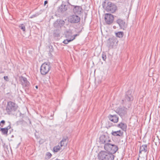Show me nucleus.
Segmentation results:
<instances>
[{"label": "nucleus", "mask_w": 160, "mask_h": 160, "mask_svg": "<svg viewBox=\"0 0 160 160\" xmlns=\"http://www.w3.org/2000/svg\"><path fill=\"white\" fill-rule=\"evenodd\" d=\"M60 149V147L59 146L54 147L53 148V150L54 152H57Z\"/></svg>", "instance_id": "nucleus-28"}, {"label": "nucleus", "mask_w": 160, "mask_h": 160, "mask_svg": "<svg viewBox=\"0 0 160 160\" xmlns=\"http://www.w3.org/2000/svg\"><path fill=\"white\" fill-rule=\"evenodd\" d=\"M105 149L112 154L115 153L118 149V147L111 143H106L104 144Z\"/></svg>", "instance_id": "nucleus-4"}, {"label": "nucleus", "mask_w": 160, "mask_h": 160, "mask_svg": "<svg viewBox=\"0 0 160 160\" xmlns=\"http://www.w3.org/2000/svg\"><path fill=\"white\" fill-rule=\"evenodd\" d=\"M11 128V126L9 125L6 128H2L1 131L2 133L3 134H7L8 132V130L10 129Z\"/></svg>", "instance_id": "nucleus-23"}, {"label": "nucleus", "mask_w": 160, "mask_h": 160, "mask_svg": "<svg viewBox=\"0 0 160 160\" xmlns=\"http://www.w3.org/2000/svg\"><path fill=\"white\" fill-rule=\"evenodd\" d=\"M2 128L0 127V131H1Z\"/></svg>", "instance_id": "nucleus-37"}, {"label": "nucleus", "mask_w": 160, "mask_h": 160, "mask_svg": "<svg viewBox=\"0 0 160 160\" xmlns=\"http://www.w3.org/2000/svg\"><path fill=\"white\" fill-rule=\"evenodd\" d=\"M147 146L146 144L143 145L141 146L140 147L139 154H141L142 152H146L148 150Z\"/></svg>", "instance_id": "nucleus-19"}, {"label": "nucleus", "mask_w": 160, "mask_h": 160, "mask_svg": "<svg viewBox=\"0 0 160 160\" xmlns=\"http://www.w3.org/2000/svg\"><path fill=\"white\" fill-rule=\"evenodd\" d=\"M114 18L113 15L111 14L106 13L105 15V20L108 24L112 23L113 22Z\"/></svg>", "instance_id": "nucleus-9"}, {"label": "nucleus", "mask_w": 160, "mask_h": 160, "mask_svg": "<svg viewBox=\"0 0 160 160\" xmlns=\"http://www.w3.org/2000/svg\"><path fill=\"white\" fill-rule=\"evenodd\" d=\"M51 68V66L49 62L43 63L41 65L40 71L41 74L42 75H45L49 72Z\"/></svg>", "instance_id": "nucleus-5"}, {"label": "nucleus", "mask_w": 160, "mask_h": 160, "mask_svg": "<svg viewBox=\"0 0 160 160\" xmlns=\"http://www.w3.org/2000/svg\"><path fill=\"white\" fill-rule=\"evenodd\" d=\"M116 22L118 24L121 29L124 30L126 28L127 24L123 20L118 19L117 20Z\"/></svg>", "instance_id": "nucleus-12"}, {"label": "nucleus", "mask_w": 160, "mask_h": 160, "mask_svg": "<svg viewBox=\"0 0 160 160\" xmlns=\"http://www.w3.org/2000/svg\"><path fill=\"white\" fill-rule=\"evenodd\" d=\"M138 160H139V159H138Z\"/></svg>", "instance_id": "nucleus-40"}, {"label": "nucleus", "mask_w": 160, "mask_h": 160, "mask_svg": "<svg viewBox=\"0 0 160 160\" xmlns=\"http://www.w3.org/2000/svg\"><path fill=\"white\" fill-rule=\"evenodd\" d=\"M65 24L64 21L62 20H57L54 23V26L55 28L61 27Z\"/></svg>", "instance_id": "nucleus-14"}, {"label": "nucleus", "mask_w": 160, "mask_h": 160, "mask_svg": "<svg viewBox=\"0 0 160 160\" xmlns=\"http://www.w3.org/2000/svg\"><path fill=\"white\" fill-rule=\"evenodd\" d=\"M102 58L104 61H105L106 58V55L105 53L103 52L102 54Z\"/></svg>", "instance_id": "nucleus-30"}, {"label": "nucleus", "mask_w": 160, "mask_h": 160, "mask_svg": "<svg viewBox=\"0 0 160 160\" xmlns=\"http://www.w3.org/2000/svg\"><path fill=\"white\" fill-rule=\"evenodd\" d=\"M123 34V32H119L116 33V36L119 38H122Z\"/></svg>", "instance_id": "nucleus-26"}, {"label": "nucleus", "mask_w": 160, "mask_h": 160, "mask_svg": "<svg viewBox=\"0 0 160 160\" xmlns=\"http://www.w3.org/2000/svg\"><path fill=\"white\" fill-rule=\"evenodd\" d=\"M98 157L100 160H113L115 156L110 152L102 151L99 152Z\"/></svg>", "instance_id": "nucleus-1"}, {"label": "nucleus", "mask_w": 160, "mask_h": 160, "mask_svg": "<svg viewBox=\"0 0 160 160\" xmlns=\"http://www.w3.org/2000/svg\"><path fill=\"white\" fill-rule=\"evenodd\" d=\"M122 103H124V100H122Z\"/></svg>", "instance_id": "nucleus-38"}, {"label": "nucleus", "mask_w": 160, "mask_h": 160, "mask_svg": "<svg viewBox=\"0 0 160 160\" xmlns=\"http://www.w3.org/2000/svg\"><path fill=\"white\" fill-rule=\"evenodd\" d=\"M38 15H36V14H34V15H33L32 17H31V18H34V17H35L37 16Z\"/></svg>", "instance_id": "nucleus-34"}, {"label": "nucleus", "mask_w": 160, "mask_h": 160, "mask_svg": "<svg viewBox=\"0 0 160 160\" xmlns=\"http://www.w3.org/2000/svg\"><path fill=\"white\" fill-rule=\"evenodd\" d=\"M79 35L78 34H77L74 35L73 36H72V37L70 38V39H67L66 40H64L63 42L65 44H67L68 42H71V41H73L74 40L76 37Z\"/></svg>", "instance_id": "nucleus-20"}, {"label": "nucleus", "mask_w": 160, "mask_h": 160, "mask_svg": "<svg viewBox=\"0 0 160 160\" xmlns=\"http://www.w3.org/2000/svg\"><path fill=\"white\" fill-rule=\"evenodd\" d=\"M117 127L120 128L123 131L126 130L127 125L126 124L122 122H120L117 125Z\"/></svg>", "instance_id": "nucleus-22"}, {"label": "nucleus", "mask_w": 160, "mask_h": 160, "mask_svg": "<svg viewBox=\"0 0 160 160\" xmlns=\"http://www.w3.org/2000/svg\"><path fill=\"white\" fill-rule=\"evenodd\" d=\"M133 99V98L131 94V90H128L126 92L125 97V100H127V101H132Z\"/></svg>", "instance_id": "nucleus-16"}, {"label": "nucleus", "mask_w": 160, "mask_h": 160, "mask_svg": "<svg viewBox=\"0 0 160 160\" xmlns=\"http://www.w3.org/2000/svg\"><path fill=\"white\" fill-rule=\"evenodd\" d=\"M111 134L114 136L122 137L123 135V132H121V130H118L117 131H112Z\"/></svg>", "instance_id": "nucleus-21"}, {"label": "nucleus", "mask_w": 160, "mask_h": 160, "mask_svg": "<svg viewBox=\"0 0 160 160\" xmlns=\"http://www.w3.org/2000/svg\"><path fill=\"white\" fill-rule=\"evenodd\" d=\"M20 81L23 88H25L26 89H28V88L30 83L26 78L21 76L20 77Z\"/></svg>", "instance_id": "nucleus-10"}, {"label": "nucleus", "mask_w": 160, "mask_h": 160, "mask_svg": "<svg viewBox=\"0 0 160 160\" xmlns=\"http://www.w3.org/2000/svg\"><path fill=\"white\" fill-rule=\"evenodd\" d=\"M35 87L36 88H37V89H38V86H35Z\"/></svg>", "instance_id": "nucleus-36"}, {"label": "nucleus", "mask_w": 160, "mask_h": 160, "mask_svg": "<svg viewBox=\"0 0 160 160\" xmlns=\"http://www.w3.org/2000/svg\"><path fill=\"white\" fill-rule=\"evenodd\" d=\"M5 122L4 120H2L1 121L0 123V126L2 127L3 126V125L5 124Z\"/></svg>", "instance_id": "nucleus-29"}, {"label": "nucleus", "mask_w": 160, "mask_h": 160, "mask_svg": "<svg viewBox=\"0 0 160 160\" xmlns=\"http://www.w3.org/2000/svg\"><path fill=\"white\" fill-rule=\"evenodd\" d=\"M155 140V139H154V140H153V142H155V143L156 145H157V144L158 145L159 144V142L158 143L157 142H156Z\"/></svg>", "instance_id": "nucleus-33"}, {"label": "nucleus", "mask_w": 160, "mask_h": 160, "mask_svg": "<svg viewBox=\"0 0 160 160\" xmlns=\"http://www.w3.org/2000/svg\"><path fill=\"white\" fill-rule=\"evenodd\" d=\"M19 27L23 31L25 32V31L26 28L25 25L23 24H20L19 26Z\"/></svg>", "instance_id": "nucleus-27"}, {"label": "nucleus", "mask_w": 160, "mask_h": 160, "mask_svg": "<svg viewBox=\"0 0 160 160\" xmlns=\"http://www.w3.org/2000/svg\"><path fill=\"white\" fill-rule=\"evenodd\" d=\"M4 79L6 81H8V76H5L4 77Z\"/></svg>", "instance_id": "nucleus-32"}, {"label": "nucleus", "mask_w": 160, "mask_h": 160, "mask_svg": "<svg viewBox=\"0 0 160 160\" xmlns=\"http://www.w3.org/2000/svg\"><path fill=\"white\" fill-rule=\"evenodd\" d=\"M111 126H112V125H109L108 126V127H111Z\"/></svg>", "instance_id": "nucleus-39"}, {"label": "nucleus", "mask_w": 160, "mask_h": 160, "mask_svg": "<svg viewBox=\"0 0 160 160\" xmlns=\"http://www.w3.org/2000/svg\"><path fill=\"white\" fill-rule=\"evenodd\" d=\"M108 118L110 121L114 123H117L118 121V117L117 115L109 114Z\"/></svg>", "instance_id": "nucleus-15"}, {"label": "nucleus", "mask_w": 160, "mask_h": 160, "mask_svg": "<svg viewBox=\"0 0 160 160\" xmlns=\"http://www.w3.org/2000/svg\"><path fill=\"white\" fill-rule=\"evenodd\" d=\"M46 155L48 156V159L50 158L52 156V154L49 152H47Z\"/></svg>", "instance_id": "nucleus-31"}, {"label": "nucleus", "mask_w": 160, "mask_h": 160, "mask_svg": "<svg viewBox=\"0 0 160 160\" xmlns=\"http://www.w3.org/2000/svg\"><path fill=\"white\" fill-rule=\"evenodd\" d=\"M68 141V137L67 136L63 137L60 142L61 146L62 147L63 146H66L67 145Z\"/></svg>", "instance_id": "nucleus-18"}, {"label": "nucleus", "mask_w": 160, "mask_h": 160, "mask_svg": "<svg viewBox=\"0 0 160 160\" xmlns=\"http://www.w3.org/2000/svg\"><path fill=\"white\" fill-rule=\"evenodd\" d=\"M68 5L72 6L69 2L68 0H65L63 1L62 4L58 9V12H64L67 10V7Z\"/></svg>", "instance_id": "nucleus-6"}, {"label": "nucleus", "mask_w": 160, "mask_h": 160, "mask_svg": "<svg viewBox=\"0 0 160 160\" xmlns=\"http://www.w3.org/2000/svg\"><path fill=\"white\" fill-rule=\"evenodd\" d=\"M65 35L66 37L68 39H70L72 37V33L71 31L67 32Z\"/></svg>", "instance_id": "nucleus-24"}, {"label": "nucleus", "mask_w": 160, "mask_h": 160, "mask_svg": "<svg viewBox=\"0 0 160 160\" xmlns=\"http://www.w3.org/2000/svg\"><path fill=\"white\" fill-rule=\"evenodd\" d=\"M72 6L74 7L73 12L74 13L80 15L82 12V9L81 6L72 5Z\"/></svg>", "instance_id": "nucleus-13"}, {"label": "nucleus", "mask_w": 160, "mask_h": 160, "mask_svg": "<svg viewBox=\"0 0 160 160\" xmlns=\"http://www.w3.org/2000/svg\"><path fill=\"white\" fill-rule=\"evenodd\" d=\"M18 108L17 105L12 101L8 102L6 107V111L8 114H11L15 111Z\"/></svg>", "instance_id": "nucleus-3"}, {"label": "nucleus", "mask_w": 160, "mask_h": 160, "mask_svg": "<svg viewBox=\"0 0 160 160\" xmlns=\"http://www.w3.org/2000/svg\"><path fill=\"white\" fill-rule=\"evenodd\" d=\"M102 5L103 8H105L107 11L110 13H113L117 9V6L110 2L106 3V2L104 1Z\"/></svg>", "instance_id": "nucleus-2"}, {"label": "nucleus", "mask_w": 160, "mask_h": 160, "mask_svg": "<svg viewBox=\"0 0 160 160\" xmlns=\"http://www.w3.org/2000/svg\"><path fill=\"white\" fill-rule=\"evenodd\" d=\"M48 3V2L47 1H45L44 2V5H45L47 4Z\"/></svg>", "instance_id": "nucleus-35"}, {"label": "nucleus", "mask_w": 160, "mask_h": 160, "mask_svg": "<svg viewBox=\"0 0 160 160\" xmlns=\"http://www.w3.org/2000/svg\"><path fill=\"white\" fill-rule=\"evenodd\" d=\"M80 20V17L75 14L70 16L69 21L71 23H76L79 22Z\"/></svg>", "instance_id": "nucleus-11"}, {"label": "nucleus", "mask_w": 160, "mask_h": 160, "mask_svg": "<svg viewBox=\"0 0 160 160\" xmlns=\"http://www.w3.org/2000/svg\"><path fill=\"white\" fill-rule=\"evenodd\" d=\"M118 42L117 38L114 37L109 38L107 43V45L109 48H111L114 45H116Z\"/></svg>", "instance_id": "nucleus-7"}, {"label": "nucleus", "mask_w": 160, "mask_h": 160, "mask_svg": "<svg viewBox=\"0 0 160 160\" xmlns=\"http://www.w3.org/2000/svg\"><path fill=\"white\" fill-rule=\"evenodd\" d=\"M116 112L121 116H123L126 113V111L124 108H118L116 110Z\"/></svg>", "instance_id": "nucleus-17"}, {"label": "nucleus", "mask_w": 160, "mask_h": 160, "mask_svg": "<svg viewBox=\"0 0 160 160\" xmlns=\"http://www.w3.org/2000/svg\"><path fill=\"white\" fill-rule=\"evenodd\" d=\"M53 35L54 37H58L60 36L59 31L58 30H56L53 31Z\"/></svg>", "instance_id": "nucleus-25"}, {"label": "nucleus", "mask_w": 160, "mask_h": 160, "mask_svg": "<svg viewBox=\"0 0 160 160\" xmlns=\"http://www.w3.org/2000/svg\"><path fill=\"white\" fill-rule=\"evenodd\" d=\"M100 143L101 144H105L109 143L111 142V139H109L108 136L107 134H104L101 135L99 138Z\"/></svg>", "instance_id": "nucleus-8"}]
</instances>
